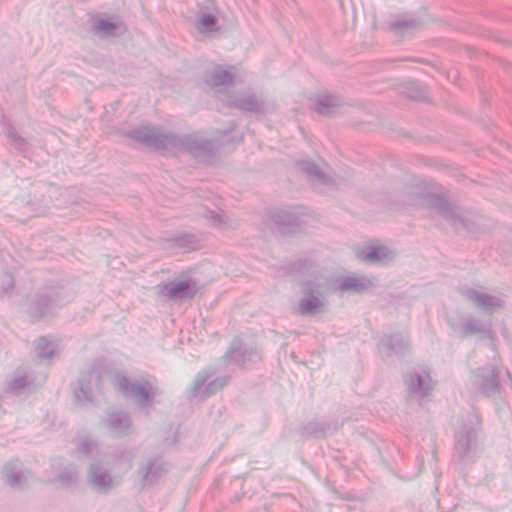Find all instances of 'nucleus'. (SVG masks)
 <instances>
[{
  "label": "nucleus",
  "instance_id": "nucleus-1",
  "mask_svg": "<svg viewBox=\"0 0 512 512\" xmlns=\"http://www.w3.org/2000/svg\"><path fill=\"white\" fill-rule=\"evenodd\" d=\"M127 137L157 151H185L200 161H208L215 155L214 142L197 134L178 135L159 127L140 126L127 132Z\"/></svg>",
  "mask_w": 512,
  "mask_h": 512
},
{
  "label": "nucleus",
  "instance_id": "nucleus-2",
  "mask_svg": "<svg viewBox=\"0 0 512 512\" xmlns=\"http://www.w3.org/2000/svg\"><path fill=\"white\" fill-rule=\"evenodd\" d=\"M71 299V295L63 287L46 285L31 296L25 312L31 323L52 319Z\"/></svg>",
  "mask_w": 512,
  "mask_h": 512
},
{
  "label": "nucleus",
  "instance_id": "nucleus-3",
  "mask_svg": "<svg viewBox=\"0 0 512 512\" xmlns=\"http://www.w3.org/2000/svg\"><path fill=\"white\" fill-rule=\"evenodd\" d=\"M114 388L125 397L131 398L140 408L146 409L156 403L161 395V389L157 385L155 377H139L134 381L122 374L117 373L113 377Z\"/></svg>",
  "mask_w": 512,
  "mask_h": 512
},
{
  "label": "nucleus",
  "instance_id": "nucleus-4",
  "mask_svg": "<svg viewBox=\"0 0 512 512\" xmlns=\"http://www.w3.org/2000/svg\"><path fill=\"white\" fill-rule=\"evenodd\" d=\"M481 428L482 421L479 415L474 411L469 412L465 423L456 436L454 446L455 455H457L460 460L468 457L472 449L476 446Z\"/></svg>",
  "mask_w": 512,
  "mask_h": 512
},
{
  "label": "nucleus",
  "instance_id": "nucleus-5",
  "mask_svg": "<svg viewBox=\"0 0 512 512\" xmlns=\"http://www.w3.org/2000/svg\"><path fill=\"white\" fill-rule=\"evenodd\" d=\"M409 203L425 209L427 211L426 215L431 219L435 217L448 218V200L427 191L419 185L413 188Z\"/></svg>",
  "mask_w": 512,
  "mask_h": 512
},
{
  "label": "nucleus",
  "instance_id": "nucleus-6",
  "mask_svg": "<svg viewBox=\"0 0 512 512\" xmlns=\"http://www.w3.org/2000/svg\"><path fill=\"white\" fill-rule=\"evenodd\" d=\"M215 373L214 369H204L196 374L190 389L193 398H208L228 385L230 376H220L210 380Z\"/></svg>",
  "mask_w": 512,
  "mask_h": 512
},
{
  "label": "nucleus",
  "instance_id": "nucleus-7",
  "mask_svg": "<svg viewBox=\"0 0 512 512\" xmlns=\"http://www.w3.org/2000/svg\"><path fill=\"white\" fill-rule=\"evenodd\" d=\"M141 489L157 484L168 473V463L161 455L148 458L137 469Z\"/></svg>",
  "mask_w": 512,
  "mask_h": 512
},
{
  "label": "nucleus",
  "instance_id": "nucleus-8",
  "mask_svg": "<svg viewBox=\"0 0 512 512\" xmlns=\"http://www.w3.org/2000/svg\"><path fill=\"white\" fill-rule=\"evenodd\" d=\"M227 105L242 112L264 115L267 113L265 100L254 92H240L227 101Z\"/></svg>",
  "mask_w": 512,
  "mask_h": 512
},
{
  "label": "nucleus",
  "instance_id": "nucleus-9",
  "mask_svg": "<svg viewBox=\"0 0 512 512\" xmlns=\"http://www.w3.org/2000/svg\"><path fill=\"white\" fill-rule=\"evenodd\" d=\"M276 230L282 235L293 234L301 230L303 221L300 216L287 209H276L270 213Z\"/></svg>",
  "mask_w": 512,
  "mask_h": 512
},
{
  "label": "nucleus",
  "instance_id": "nucleus-10",
  "mask_svg": "<svg viewBox=\"0 0 512 512\" xmlns=\"http://www.w3.org/2000/svg\"><path fill=\"white\" fill-rule=\"evenodd\" d=\"M404 384L409 395L420 399L427 397L433 390V382L429 372H408L404 376Z\"/></svg>",
  "mask_w": 512,
  "mask_h": 512
},
{
  "label": "nucleus",
  "instance_id": "nucleus-11",
  "mask_svg": "<svg viewBox=\"0 0 512 512\" xmlns=\"http://www.w3.org/2000/svg\"><path fill=\"white\" fill-rule=\"evenodd\" d=\"M159 287L162 295L170 300L193 299L199 290L197 282L193 279L168 282Z\"/></svg>",
  "mask_w": 512,
  "mask_h": 512
},
{
  "label": "nucleus",
  "instance_id": "nucleus-12",
  "mask_svg": "<svg viewBox=\"0 0 512 512\" xmlns=\"http://www.w3.org/2000/svg\"><path fill=\"white\" fill-rule=\"evenodd\" d=\"M377 346L379 352L386 357L399 355L409 349V336L403 332L385 334L379 339Z\"/></svg>",
  "mask_w": 512,
  "mask_h": 512
},
{
  "label": "nucleus",
  "instance_id": "nucleus-13",
  "mask_svg": "<svg viewBox=\"0 0 512 512\" xmlns=\"http://www.w3.org/2000/svg\"><path fill=\"white\" fill-rule=\"evenodd\" d=\"M111 18L115 20L112 21L99 16L93 17L92 31L104 38L124 35L128 30L126 24L118 16H112Z\"/></svg>",
  "mask_w": 512,
  "mask_h": 512
},
{
  "label": "nucleus",
  "instance_id": "nucleus-14",
  "mask_svg": "<svg viewBox=\"0 0 512 512\" xmlns=\"http://www.w3.org/2000/svg\"><path fill=\"white\" fill-rule=\"evenodd\" d=\"M304 297L299 302V308L302 314L315 313L322 305L320 299L321 287L319 283L314 281H306L302 286Z\"/></svg>",
  "mask_w": 512,
  "mask_h": 512
},
{
  "label": "nucleus",
  "instance_id": "nucleus-15",
  "mask_svg": "<svg viewBox=\"0 0 512 512\" xmlns=\"http://www.w3.org/2000/svg\"><path fill=\"white\" fill-rule=\"evenodd\" d=\"M107 428L118 436H127L132 432V420L128 412L113 411L105 420Z\"/></svg>",
  "mask_w": 512,
  "mask_h": 512
},
{
  "label": "nucleus",
  "instance_id": "nucleus-16",
  "mask_svg": "<svg viewBox=\"0 0 512 512\" xmlns=\"http://www.w3.org/2000/svg\"><path fill=\"white\" fill-rule=\"evenodd\" d=\"M254 356H257L256 349L244 345L241 340H234L225 353L226 360L238 366H243L247 361H251Z\"/></svg>",
  "mask_w": 512,
  "mask_h": 512
},
{
  "label": "nucleus",
  "instance_id": "nucleus-17",
  "mask_svg": "<svg viewBox=\"0 0 512 512\" xmlns=\"http://www.w3.org/2000/svg\"><path fill=\"white\" fill-rule=\"evenodd\" d=\"M234 79V74L220 64L213 66V68L206 71L204 75L205 83L212 89L221 86H232Z\"/></svg>",
  "mask_w": 512,
  "mask_h": 512
},
{
  "label": "nucleus",
  "instance_id": "nucleus-18",
  "mask_svg": "<svg viewBox=\"0 0 512 512\" xmlns=\"http://www.w3.org/2000/svg\"><path fill=\"white\" fill-rule=\"evenodd\" d=\"M88 478L92 486L98 491L106 492L112 486V477L109 471L98 461L91 463Z\"/></svg>",
  "mask_w": 512,
  "mask_h": 512
},
{
  "label": "nucleus",
  "instance_id": "nucleus-19",
  "mask_svg": "<svg viewBox=\"0 0 512 512\" xmlns=\"http://www.w3.org/2000/svg\"><path fill=\"white\" fill-rule=\"evenodd\" d=\"M337 429V423L309 421L300 427V434L306 438H325Z\"/></svg>",
  "mask_w": 512,
  "mask_h": 512
},
{
  "label": "nucleus",
  "instance_id": "nucleus-20",
  "mask_svg": "<svg viewBox=\"0 0 512 512\" xmlns=\"http://www.w3.org/2000/svg\"><path fill=\"white\" fill-rule=\"evenodd\" d=\"M21 467V462L14 459L7 462L2 469L5 482L12 488H19L26 481V476Z\"/></svg>",
  "mask_w": 512,
  "mask_h": 512
},
{
  "label": "nucleus",
  "instance_id": "nucleus-21",
  "mask_svg": "<svg viewBox=\"0 0 512 512\" xmlns=\"http://www.w3.org/2000/svg\"><path fill=\"white\" fill-rule=\"evenodd\" d=\"M0 124L4 129V133L8 139V142L14 147L18 152L25 154L29 150L28 141L22 137L15 126L11 123V121L4 116L0 119Z\"/></svg>",
  "mask_w": 512,
  "mask_h": 512
},
{
  "label": "nucleus",
  "instance_id": "nucleus-22",
  "mask_svg": "<svg viewBox=\"0 0 512 512\" xmlns=\"http://www.w3.org/2000/svg\"><path fill=\"white\" fill-rule=\"evenodd\" d=\"M468 297L479 308L489 312H492L496 308H501L504 305V301L501 298L476 290L469 291Z\"/></svg>",
  "mask_w": 512,
  "mask_h": 512
},
{
  "label": "nucleus",
  "instance_id": "nucleus-23",
  "mask_svg": "<svg viewBox=\"0 0 512 512\" xmlns=\"http://www.w3.org/2000/svg\"><path fill=\"white\" fill-rule=\"evenodd\" d=\"M338 287L341 291L363 293L372 287V282L366 277L346 276L339 281Z\"/></svg>",
  "mask_w": 512,
  "mask_h": 512
},
{
  "label": "nucleus",
  "instance_id": "nucleus-24",
  "mask_svg": "<svg viewBox=\"0 0 512 512\" xmlns=\"http://www.w3.org/2000/svg\"><path fill=\"white\" fill-rule=\"evenodd\" d=\"M196 28L200 33L219 32L218 17L216 14L201 9L197 15Z\"/></svg>",
  "mask_w": 512,
  "mask_h": 512
},
{
  "label": "nucleus",
  "instance_id": "nucleus-25",
  "mask_svg": "<svg viewBox=\"0 0 512 512\" xmlns=\"http://www.w3.org/2000/svg\"><path fill=\"white\" fill-rule=\"evenodd\" d=\"M342 105V100L334 95H319L315 105V111L321 115H331Z\"/></svg>",
  "mask_w": 512,
  "mask_h": 512
},
{
  "label": "nucleus",
  "instance_id": "nucleus-26",
  "mask_svg": "<svg viewBox=\"0 0 512 512\" xmlns=\"http://www.w3.org/2000/svg\"><path fill=\"white\" fill-rule=\"evenodd\" d=\"M173 246L184 251H194L200 248V239L192 233H180L168 239Z\"/></svg>",
  "mask_w": 512,
  "mask_h": 512
},
{
  "label": "nucleus",
  "instance_id": "nucleus-27",
  "mask_svg": "<svg viewBox=\"0 0 512 512\" xmlns=\"http://www.w3.org/2000/svg\"><path fill=\"white\" fill-rule=\"evenodd\" d=\"M74 395L78 402L93 401L90 373L78 379L77 386L74 388Z\"/></svg>",
  "mask_w": 512,
  "mask_h": 512
},
{
  "label": "nucleus",
  "instance_id": "nucleus-28",
  "mask_svg": "<svg viewBox=\"0 0 512 512\" xmlns=\"http://www.w3.org/2000/svg\"><path fill=\"white\" fill-rule=\"evenodd\" d=\"M480 390L486 396H491L499 392L500 383L496 369H491L486 375L481 376Z\"/></svg>",
  "mask_w": 512,
  "mask_h": 512
},
{
  "label": "nucleus",
  "instance_id": "nucleus-29",
  "mask_svg": "<svg viewBox=\"0 0 512 512\" xmlns=\"http://www.w3.org/2000/svg\"><path fill=\"white\" fill-rule=\"evenodd\" d=\"M393 252L385 246H369L365 252L364 259L371 263L392 260Z\"/></svg>",
  "mask_w": 512,
  "mask_h": 512
},
{
  "label": "nucleus",
  "instance_id": "nucleus-30",
  "mask_svg": "<svg viewBox=\"0 0 512 512\" xmlns=\"http://www.w3.org/2000/svg\"><path fill=\"white\" fill-rule=\"evenodd\" d=\"M300 169L309 177L311 180H315L318 183L326 184L327 177L320 167L313 161L303 160L298 162Z\"/></svg>",
  "mask_w": 512,
  "mask_h": 512
},
{
  "label": "nucleus",
  "instance_id": "nucleus-31",
  "mask_svg": "<svg viewBox=\"0 0 512 512\" xmlns=\"http://www.w3.org/2000/svg\"><path fill=\"white\" fill-rule=\"evenodd\" d=\"M34 349L37 357L41 360H51L55 354L54 344L45 336H41L34 341Z\"/></svg>",
  "mask_w": 512,
  "mask_h": 512
},
{
  "label": "nucleus",
  "instance_id": "nucleus-32",
  "mask_svg": "<svg viewBox=\"0 0 512 512\" xmlns=\"http://www.w3.org/2000/svg\"><path fill=\"white\" fill-rule=\"evenodd\" d=\"M463 334L464 335H472V334H483L490 339H493V332L491 329V324L484 325L479 320L469 319L463 325Z\"/></svg>",
  "mask_w": 512,
  "mask_h": 512
},
{
  "label": "nucleus",
  "instance_id": "nucleus-33",
  "mask_svg": "<svg viewBox=\"0 0 512 512\" xmlns=\"http://www.w3.org/2000/svg\"><path fill=\"white\" fill-rule=\"evenodd\" d=\"M421 26V21L414 17H404L390 23V30L404 34L408 31L418 29Z\"/></svg>",
  "mask_w": 512,
  "mask_h": 512
},
{
  "label": "nucleus",
  "instance_id": "nucleus-34",
  "mask_svg": "<svg viewBox=\"0 0 512 512\" xmlns=\"http://www.w3.org/2000/svg\"><path fill=\"white\" fill-rule=\"evenodd\" d=\"M34 379L29 378L26 374H16L9 382H8V390L13 393H20L26 388H29L33 385Z\"/></svg>",
  "mask_w": 512,
  "mask_h": 512
},
{
  "label": "nucleus",
  "instance_id": "nucleus-35",
  "mask_svg": "<svg viewBox=\"0 0 512 512\" xmlns=\"http://www.w3.org/2000/svg\"><path fill=\"white\" fill-rule=\"evenodd\" d=\"M79 478V473L74 466H70L65 468L62 472H60L56 476V480L60 482L63 486L69 487L73 484H76Z\"/></svg>",
  "mask_w": 512,
  "mask_h": 512
},
{
  "label": "nucleus",
  "instance_id": "nucleus-36",
  "mask_svg": "<svg viewBox=\"0 0 512 512\" xmlns=\"http://www.w3.org/2000/svg\"><path fill=\"white\" fill-rule=\"evenodd\" d=\"M95 445L96 443L92 439H90L89 437H84L79 440L77 444V449L80 453L88 455L91 452L92 447Z\"/></svg>",
  "mask_w": 512,
  "mask_h": 512
},
{
  "label": "nucleus",
  "instance_id": "nucleus-37",
  "mask_svg": "<svg viewBox=\"0 0 512 512\" xmlns=\"http://www.w3.org/2000/svg\"><path fill=\"white\" fill-rule=\"evenodd\" d=\"M205 217L216 227L221 226L224 223L223 216L212 210H208Z\"/></svg>",
  "mask_w": 512,
  "mask_h": 512
},
{
  "label": "nucleus",
  "instance_id": "nucleus-38",
  "mask_svg": "<svg viewBox=\"0 0 512 512\" xmlns=\"http://www.w3.org/2000/svg\"><path fill=\"white\" fill-rule=\"evenodd\" d=\"M450 227H453L455 230H459L460 227H466V224L464 223L463 219L460 218L458 215L454 214L453 209L450 207Z\"/></svg>",
  "mask_w": 512,
  "mask_h": 512
},
{
  "label": "nucleus",
  "instance_id": "nucleus-39",
  "mask_svg": "<svg viewBox=\"0 0 512 512\" xmlns=\"http://www.w3.org/2000/svg\"><path fill=\"white\" fill-rule=\"evenodd\" d=\"M15 286L14 280L11 275H7V281L3 284L2 289L5 293H10L13 291Z\"/></svg>",
  "mask_w": 512,
  "mask_h": 512
}]
</instances>
